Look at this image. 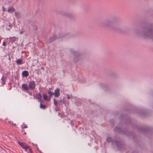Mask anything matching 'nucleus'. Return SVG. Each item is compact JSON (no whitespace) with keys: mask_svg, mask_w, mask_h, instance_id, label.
<instances>
[{"mask_svg":"<svg viewBox=\"0 0 153 153\" xmlns=\"http://www.w3.org/2000/svg\"><path fill=\"white\" fill-rule=\"evenodd\" d=\"M148 27V28L145 27L143 28L141 32L136 31L135 35L137 37L153 41V24H149Z\"/></svg>","mask_w":153,"mask_h":153,"instance_id":"1","label":"nucleus"},{"mask_svg":"<svg viewBox=\"0 0 153 153\" xmlns=\"http://www.w3.org/2000/svg\"><path fill=\"white\" fill-rule=\"evenodd\" d=\"M36 87V84L34 81L29 82L28 85L26 84H23L22 85V89L25 91H27L29 90H33L35 89Z\"/></svg>","mask_w":153,"mask_h":153,"instance_id":"2","label":"nucleus"},{"mask_svg":"<svg viewBox=\"0 0 153 153\" xmlns=\"http://www.w3.org/2000/svg\"><path fill=\"white\" fill-rule=\"evenodd\" d=\"M106 141L108 142H111L112 144H115L117 149L119 150L121 149L123 146V145L120 142L117 141L115 139L114 140L113 138L110 137H107L106 139Z\"/></svg>","mask_w":153,"mask_h":153,"instance_id":"3","label":"nucleus"},{"mask_svg":"<svg viewBox=\"0 0 153 153\" xmlns=\"http://www.w3.org/2000/svg\"><path fill=\"white\" fill-rule=\"evenodd\" d=\"M102 25L103 27L109 28L111 29H115L117 31L118 30L114 27V25L111 19H107L102 23Z\"/></svg>","mask_w":153,"mask_h":153,"instance_id":"4","label":"nucleus"},{"mask_svg":"<svg viewBox=\"0 0 153 153\" xmlns=\"http://www.w3.org/2000/svg\"><path fill=\"white\" fill-rule=\"evenodd\" d=\"M70 52L74 56V62H77L81 57V55L79 52H75L73 49L71 50Z\"/></svg>","mask_w":153,"mask_h":153,"instance_id":"5","label":"nucleus"},{"mask_svg":"<svg viewBox=\"0 0 153 153\" xmlns=\"http://www.w3.org/2000/svg\"><path fill=\"white\" fill-rule=\"evenodd\" d=\"M18 143L19 145L23 149H25L26 151H27L28 150H29V151L31 152V149L26 143L20 141H18Z\"/></svg>","mask_w":153,"mask_h":153,"instance_id":"6","label":"nucleus"},{"mask_svg":"<svg viewBox=\"0 0 153 153\" xmlns=\"http://www.w3.org/2000/svg\"><path fill=\"white\" fill-rule=\"evenodd\" d=\"M60 89L58 88L54 90L53 94L55 97H59L60 95Z\"/></svg>","mask_w":153,"mask_h":153,"instance_id":"7","label":"nucleus"},{"mask_svg":"<svg viewBox=\"0 0 153 153\" xmlns=\"http://www.w3.org/2000/svg\"><path fill=\"white\" fill-rule=\"evenodd\" d=\"M36 97L37 99H38L39 102H41L42 96L40 93H39L38 94L36 95Z\"/></svg>","mask_w":153,"mask_h":153,"instance_id":"8","label":"nucleus"},{"mask_svg":"<svg viewBox=\"0 0 153 153\" xmlns=\"http://www.w3.org/2000/svg\"><path fill=\"white\" fill-rule=\"evenodd\" d=\"M16 63L18 65H20L23 64V61L21 59H18L15 61Z\"/></svg>","mask_w":153,"mask_h":153,"instance_id":"9","label":"nucleus"},{"mask_svg":"<svg viewBox=\"0 0 153 153\" xmlns=\"http://www.w3.org/2000/svg\"><path fill=\"white\" fill-rule=\"evenodd\" d=\"M56 37L55 36H53L51 37L48 40L49 43L51 42L56 39Z\"/></svg>","mask_w":153,"mask_h":153,"instance_id":"10","label":"nucleus"},{"mask_svg":"<svg viewBox=\"0 0 153 153\" xmlns=\"http://www.w3.org/2000/svg\"><path fill=\"white\" fill-rule=\"evenodd\" d=\"M22 74L23 76L27 77L29 75V73L27 71H24L22 72Z\"/></svg>","mask_w":153,"mask_h":153,"instance_id":"11","label":"nucleus"},{"mask_svg":"<svg viewBox=\"0 0 153 153\" xmlns=\"http://www.w3.org/2000/svg\"><path fill=\"white\" fill-rule=\"evenodd\" d=\"M114 130L115 131H117L123 133H125L123 131L121 130V128H118L117 127H115L114 128Z\"/></svg>","mask_w":153,"mask_h":153,"instance_id":"12","label":"nucleus"},{"mask_svg":"<svg viewBox=\"0 0 153 153\" xmlns=\"http://www.w3.org/2000/svg\"><path fill=\"white\" fill-rule=\"evenodd\" d=\"M10 41L11 43H13L16 41V37L15 36H13L9 38Z\"/></svg>","mask_w":153,"mask_h":153,"instance_id":"13","label":"nucleus"},{"mask_svg":"<svg viewBox=\"0 0 153 153\" xmlns=\"http://www.w3.org/2000/svg\"><path fill=\"white\" fill-rule=\"evenodd\" d=\"M15 16L16 18L19 19L20 17V14L17 12H15Z\"/></svg>","mask_w":153,"mask_h":153,"instance_id":"14","label":"nucleus"},{"mask_svg":"<svg viewBox=\"0 0 153 153\" xmlns=\"http://www.w3.org/2000/svg\"><path fill=\"white\" fill-rule=\"evenodd\" d=\"M15 10V9L14 8L12 7L8 8L7 10V12L10 13L14 11Z\"/></svg>","mask_w":153,"mask_h":153,"instance_id":"15","label":"nucleus"},{"mask_svg":"<svg viewBox=\"0 0 153 153\" xmlns=\"http://www.w3.org/2000/svg\"><path fill=\"white\" fill-rule=\"evenodd\" d=\"M53 103L54 105L56 106L57 107V105L59 103V102L55 98H54L53 99Z\"/></svg>","mask_w":153,"mask_h":153,"instance_id":"16","label":"nucleus"},{"mask_svg":"<svg viewBox=\"0 0 153 153\" xmlns=\"http://www.w3.org/2000/svg\"><path fill=\"white\" fill-rule=\"evenodd\" d=\"M43 99L46 101H49L50 100H48V97L47 95L45 94H44L43 95Z\"/></svg>","mask_w":153,"mask_h":153,"instance_id":"17","label":"nucleus"},{"mask_svg":"<svg viewBox=\"0 0 153 153\" xmlns=\"http://www.w3.org/2000/svg\"><path fill=\"white\" fill-rule=\"evenodd\" d=\"M65 14H66L65 15V17L68 18H72L73 16V15L71 13H66Z\"/></svg>","mask_w":153,"mask_h":153,"instance_id":"18","label":"nucleus"},{"mask_svg":"<svg viewBox=\"0 0 153 153\" xmlns=\"http://www.w3.org/2000/svg\"><path fill=\"white\" fill-rule=\"evenodd\" d=\"M40 108H42L43 109H45L46 107V106L45 105L42 104V102H40Z\"/></svg>","mask_w":153,"mask_h":153,"instance_id":"19","label":"nucleus"},{"mask_svg":"<svg viewBox=\"0 0 153 153\" xmlns=\"http://www.w3.org/2000/svg\"><path fill=\"white\" fill-rule=\"evenodd\" d=\"M48 94L49 95L50 97H51L52 95H54L53 92L51 91H48Z\"/></svg>","mask_w":153,"mask_h":153,"instance_id":"20","label":"nucleus"},{"mask_svg":"<svg viewBox=\"0 0 153 153\" xmlns=\"http://www.w3.org/2000/svg\"><path fill=\"white\" fill-rule=\"evenodd\" d=\"M59 102L65 104L66 103V102L64 100L63 98L61 99L60 100H59Z\"/></svg>","mask_w":153,"mask_h":153,"instance_id":"21","label":"nucleus"},{"mask_svg":"<svg viewBox=\"0 0 153 153\" xmlns=\"http://www.w3.org/2000/svg\"><path fill=\"white\" fill-rule=\"evenodd\" d=\"M148 129L146 128H143L141 129V132H143L144 131H146V132H147Z\"/></svg>","mask_w":153,"mask_h":153,"instance_id":"22","label":"nucleus"},{"mask_svg":"<svg viewBox=\"0 0 153 153\" xmlns=\"http://www.w3.org/2000/svg\"><path fill=\"white\" fill-rule=\"evenodd\" d=\"M1 80L2 81V83L3 84H4L5 82V78L3 76L1 79Z\"/></svg>","mask_w":153,"mask_h":153,"instance_id":"23","label":"nucleus"},{"mask_svg":"<svg viewBox=\"0 0 153 153\" xmlns=\"http://www.w3.org/2000/svg\"><path fill=\"white\" fill-rule=\"evenodd\" d=\"M8 26L10 27V28L8 29V30H10L11 28L12 25L10 23H9Z\"/></svg>","mask_w":153,"mask_h":153,"instance_id":"24","label":"nucleus"},{"mask_svg":"<svg viewBox=\"0 0 153 153\" xmlns=\"http://www.w3.org/2000/svg\"><path fill=\"white\" fill-rule=\"evenodd\" d=\"M27 128V126H22V129H23V128Z\"/></svg>","mask_w":153,"mask_h":153,"instance_id":"25","label":"nucleus"},{"mask_svg":"<svg viewBox=\"0 0 153 153\" xmlns=\"http://www.w3.org/2000/svg\"><path fill=\"white\" fill-rule=\"evenodd\" d=\"M31 152L30 151H29V150H28L27 151H26L28 153L30 152V153H33L32 150V149H31Z\"/></svg>","mask_w":153,"mask_h":153,"instance_id":"26","label":"nucleus"},{"mask_svg":"<svg viewBox=\"0 0 153 153\" xmlns=\"http://www.w3.org/2000/svg\"><path fill=\"white\" fill-rule=\"evenodd\" d=\"M67 98L68 99H69L71 98V97L68 94L67 95Z\"/></svg>","mask_w":153,"mask_h":153,"instance_id":"27","label":"nucleus"},{"mask_svg":"<svg viewBox=\"0 0 153 153\" xmlns=\"http://www.w3.org/2000/svg\"><path fill=\"white\" fill-rule=\"evenodd\" d=\"M2 45L3 46H5L6 45V43L4 42L3 43Z\"/></svg>","mask_w":153,"mask_h":153,"instance_id":"28","label":"nucleus"},{"mask_svg":"<svg viewBox=\"0 0 153 153\" xmlns=\"http://www.w3.org/2000/svg\"><path fill=\"white\" fill-rule=\"evenodd\" d=\"M13 0H7V1L9 3H10L11 2H12V1H13Z\"/></svg>","mask_w":153,"mask_h":153,"instance_id":"29","label":"nucleus"},{"mask_svg":"<svg viewBox=\"0 0 153 153\" xmlns=\"http://www.w3.org/2000/svg\"><path fill=\"white\" fill-rule=\"evenodd\" d=\"M2 9H3V11H6V10L5 9V8H4V7H2Z\"/></svg>","mask_w":153,"mask_h":153,"instance_id":"30","label":"nucleus"},{"mask_svg":"<svg viewBox=\"0 0 153 153\" xmlns=\"http://www.w3.org/2000/svg\"><path fill=\"white\" fill-rule=\"evenodd\" d=\"M13 125L14 126H16V125L15 123H14V124L13 123Z\"/></svg>","mask_w":153,"mask_h":153,"instance_id":"31","label":"nucleus"},{"mask_svg":"<svg viewBox=\"0 0 153 153\" xmlns=\"http://www.w3.org/2000/svg\"><path fill=\"white\" fill-rule=\"evenodd\" d=\"M22 32H20V34H22Z\"/></svg>","mask_w":153,"mask_h":153,"instance_id":"32","label":"nucleus"},{"mask_svg":"<svg viewBox=\"0 0 153 153\" xmlns=\"http://www.w3.org/2000/svg\"><path fill=\"white\" fill-rule=\"evenodd\" d=\"M24 134H26V132H25L24 133Z\"/></svg>","mask_w":153,"mask_h":153,"instance_id":"33","label":"nucleus"},{"mask_svg":"<svg viewBox=\"0 0 153 153\" xmlns=\"http://www.w3.org/2000/svg\"><path fill=\"white\" fill-rule=\"evenodd\" d=\"M41 68L42 69H43V68H42V67H41Z\"/></svg>","mask_w":153,"mask_h":153,"instance_id":"34","label":"nucleus"},{"mask_svg":"<svg viewBox=\"0 0 153 153\" xmlns=\"http://www.w3.org/2000/svg\"><path fill=\"white\" fill-rule=\"evenodd\" d=\"M41 68L42 69H43V68H42V67H41Z\"/></svg>","mask_w":153,"mask_h":153,"instance_id":"35","label":"nucleus"}]
</instances>
